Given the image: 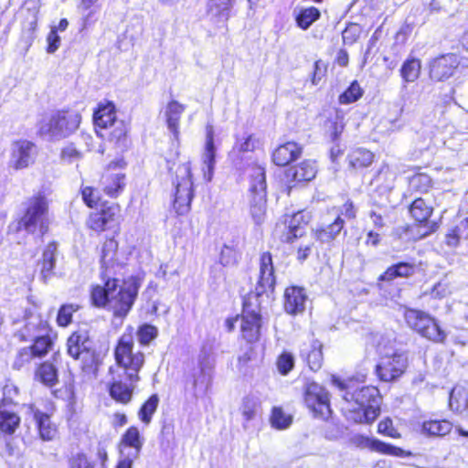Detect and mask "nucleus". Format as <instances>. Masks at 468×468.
I'll return each instance as SVG.
<instances>
[{
  "instance_id": "obj_1",
  "label": "nucleus",
  "mask_w": 468,
  "mask_h": 468,
  "mask_svg": "<svg viewBox=\"0 0 468 468\" xmlns=\"http://www.w3.org/2000/svg\"><path fill=\"white\" fill-rule=\"evenodd\" d=\"M128 254L119 250L118 242L108 239L101 248V263L103 285H93L90 298L93 305L107 308L115 318L123 319L132 310L137 298L142 279L129 276L122 282L115 275L127 262Z\"/></svg>"
},
{
  "instance_id": "obj_2",
  "label": "nucleus",
  "mask_w": 468,
  "mask_h": 468,
  "mask_svg": "<svg viewBox=\"0 0 468 468\" xmlns=\"http://www.w3.org/2000/svg\"><path fill=\"white\" fill-rule=\"evenodd\" d=\"M331 383L343 394L346 406L342 411L347 420L355 423H371L379 415L380 395L376 387L362 386L353 380L331 377Z\"/></svg>"
},
{
  "instance_id": "obj_3",
  "label": "nucleus",
  "mask_w": 468,
  "mask_h": 468,
  "mask_svg": "<svg viewBox=\"0 0 468 468\" xmlns=\"http://www.w3.org/2000/svg\"><path fill=\"white\" fill-rule=\"evenodd\" d=\"M133 337L131 334H123L114 349V358L118 368L122 371L119 377L124 379L139 381V371L144 363V356L141 351H133Z\"/></svg>"
},
{
  "instance_id": "obj_4",
  "label": "nucleus",
  "mask_w": 468,
  "mask_h": 468,
  "mask_svg": "<svg viewBox=\"0 0 468 468\" xmlns=\"http://www.w3.org/2000/svg\"><path fill=\"white\" fill-rule=\"evenodd\" d=\"M48 202L42 195L28 199L26 211L17 224V229L27 233L45 234L48 229Z\"/></svg>"
},
{
  "instance_id": "obj_5",
  "label": "nucleus",
  "mask_w": 468,
  "mask_h": 468,
  "mask_svg": "<svg viewBox=\"0 0 468 468\" xmlns=\"http://www.w3.org/2000/svg\"><path fill=\"white\" fill-rule=\"evenodd\" d=\"M80 120V114L75 111L57 112L42 122L39 132L50 139L59 140L73 133L79 128Z\"/></svg>"
},
{
  "instance_id": "obj_6",
  "label": "nucleus",
  "mask_w": 468,
  "mask_h": 468,
  "mask_svg": "<svg viewBox=\"0 0 468 468\" xmlns=\"http://www.w3.org/2000/svg\"><path fill=\"white\" fill-rule=\"evenodd\" d=\"M174 209L178 215H185L190 209L193 198V180L190 164L184 163L176 170Z\"/></svg>"
},
{
  "instance_id": "obj_7",
  "label": "nucleus",
  "mask_w": 468,
  "mask_h": 468,
  "mask_svg": "<svg viewBox=\"0 0 468 468\" xmlns=\"http://www.w3.org/2000/svg\"><path fill=\"white\" fill-rule=\"evenodd\" d=\"M404 318L411 329L422 337L435 343H442L446 338V333L441 330L436 320L425 312L416 309H407Z\"/></svg>"
},
{
  "instance_id": "obj_8",
  "label": "nucleus",
  "mask_w": 468,
  "mask_h": 468,
  "mask_svg": "<svg viewBox=\"0 0 468 468\" xmlns=\"http://www.w3.org/2000/svg\"><path fill=\"white\" fill-rule=\"evenodd\" d=\"M261 315L260 303L256 297H247L243 302L240 333L248 343H254L261 335Z\"/></svg>"
},
{
  "instance_id": "obj_9",
  "label": "nucleus",
  "mask_w": 468,
  "mask_h": 468,
  "mask_svg": "<svg viewBox=\"0 0 468 468\" xmlns=\"http://www.w3.org/2000/svg\"><path fill=\"white\" fill-rule=\"evenodd\" d=\"M214 359L210 354L202 350L197 358V365L191 373L194 396L201 398L208 392L213 379Z\"/></svg>"
},
{
  "instance_id": "obj_10",
  "label": "nucleus",
  "mask_w": 468,
  "mask_h": 468,
  "mask_svg": "<svg viewBox=\"0 0 468 468\" xmlns=\"http://www.w3.org/2000/svg\"><path fill=\"white\" fill-rule=\"evenodd\" d=\"M408 367V356L404 351H394L382 356L376 366V373L380 380L389 382L400 378Z\"/></svg>"
},
{
  "instance_id": "obj_11",
  "label": "nucleus",
  "mask_w": 468,
  "mask_h": 468,
  "mask_svg": "<svg viewBox=\"0 0 468 468\" xmlns=\"http://www.w3.org/2000/svg\"><path fill=\"white\" fill-rule=\"evenodd\" d=\"M304 402L314 417L325 420L331 415L328 392L315 382L307 384Z\"/></svg>"
},
{
  "instance_id": "obj_12",
  "label": "nucleus",
  "mask_w": 468,
  "mask_h": 468,
  "mask_svg": "<svg viewBox=\"0 0 468 468\" xmlns=\"http://www.w3.org/2000/svg\"><path fill=\"white\" fill-rule=\"evenodd\" d=\"M463 67L460 54L448 53L431 59L429 63L430 77L436 81L445 80L453 76L457 68Z\"/></svg>"
},
{
  "instance_id": "obj_13",
  "label": "nucleus",
  "mask_w": 468,
  "mask_h": 468,
  "mask_svg": "<svg viewBox=\"0 0 468 468\" xmlns=\"http://www.w3.org/2000/svg\"><path fill=\"white\" fill-rule=\"evenodd\" d=\"M310 220V216L305 211H298L292 216L286 215L283 222L278 224L276 230H282L281 239L287 243L293 242L305 233V229Z\"/></svg>"
},
{
  "instance_id": "obj_14",
  "label": "nucleus",
  "mask_w": 468,
  "mask_h": 468,
  "mask_svg": "<svg viewBox=\"0 0 468 468\" xmlns=\"http://www.w3.org/2000/svg\"><path fill=\"white\" fill-rule=\"evenodd\" d=\"M37 153V146L32 142L16 141L11 145L9 165L15 170L25 169L35 162Z\"/></svg>"
},
{
  "instance_id": "obj_15",
  "label": "nucleus",
  "mask_w": 468,
  "mask_h": 468,
  "mask_svg": "<svg viewBox=\"0 0 468 468\" xmlns=\"http://www.w3.org/2000/svg\"><path fill=\"white\" fill-rule=\"evenodd\" d=\"M275 283L276 279L271 254L270 252H263L260 259L259 279L255 292L249 294L248 297L254 296L259 301V297L263 293L274 290Z\"/></svg>"
},
{
  "instance_id": "obj_16",
  "label": "nucleus",
  "mask_w": 468,
  "mask_h": 468,
  "mask_svg": "<svg viewBox=\"0 0 468 468\" xmlns=\"http://www.w3.org/2000/svg\"><path fill=\"white\" fill-rule=\"evenodd\" d=\"M351 443L359 449H368L372 452H379L386 455L396 457H405L410 455V452H408L399 447H396L389 443L381 441L378 439L370 438L368 436L361 434L354 435L351 438Z\"/></svg>"
},
{
  "instance_id": "obj_17",
  "label": "nucleus",
  "mask_w": 468,
  "mask_h": 468,
  "mask_svg": "<svg viewBox=\"0 0 468 468\" xmlns=\"http://www.w3.org/2000/svg\"><path fill=\"white\" fill-rule=\"evenodd\" d=\"M68 354L74 359L86 360L93 356L92 341L83 330L72 333L67 341Z\"/></svg>"
},
{
  "instance_id": "obj_18",
  "label": "nucleus",
  "mask_w": 468,
  "mask_h": 468,
  "mask_svg": "<svg viewBox=\"0 0 468 468\" xmlns=\"http://www.w3.org/2000/svg\"><path fill=\"white\" fill-rule=\"evenodd\" d=\"M214 137V127L211 123H207L206 125L205 146L201 155L202 171L204 174V178L207 181H211L214 174V167L216 163V146Z\"/></svg>"
},
{
  "instance_id": "obj_19",
  "label": "nucleus",
  "mask_w": 468,
  "mask_h": 468,
  "mask_svg": "<svg viewBox=\"0 0 468 468\" xmlns=\"http://www.w3.org/2000/svg\"><path fill=\"white\" fill-rule=\"evenodd\" d=\"M308 300L305 289L300 286H289L283 294V307L287 314L297 315L305 310Z\"/></svg>"
},
{
  "instance_id": "obj_20",
  "label": "nucleus",
  "mask_w": 468,
  "mask_h": 468,
  "mask_svg": "<svg viewBox=\"0 0 468 468\" xmlns=\"http://www.w3.org/2000/svg\"><path fill=\"white\" fill-rule=\"evenodd\" d=\"M116 165H110L101 178L102 191L111 197H118L125 186V175L115 171Z\"/></svg>"
},
{
  "instance_id": "obj_21",
  "label": "nucleus",
  "mask_w": 468,
  "mask_h": 468,
  "mask_svg": "<svg viewBox=\"0 0 468 468\" xmlns=\"http://www.w3.org/2000/svg\"><path fill=\"white\" fill-rule=\"evenodd\" d=\"M117 207L113 206L104 207L100 211L90 213L87 220V226L97 232H101L111 228L116 220Z\"/></svg>"
},
{
  "instance_id": "obj_22",
  "label": "nucleus",
  "mask_w": 468,
  "mask_h": 468,
  "mask_svg": "<svg viewBox=\"0 0 468 468\" xmlns=\"http://www.w3.org/2000/svg\"><path fill=\"white\" fill-rule=\"evenodd\" d=\"M49 332L48 324L38 315H29L24 326L16 333L21 341H30L41 334Z\"/></svg>"
},
{
  "instance_id": "obj_23",
  "label": "nucleus",
  "mask_w": 468,
  "mask_h": 468,
  "mask_svg": "<svg viewBox=\"0 0 468 468\" xmlns=\"http://www.w3.org/2000/svg\"><path fill=\"white\" fill-rule=\"evenodd\" d=\"M233 5L234 0H209L207 16L213 23L220 27L229 20Z\"/></svg>"
},
{
  "instance_id": "obj_24",
  "label": "nucleus",
  "mask_w": 468,
  "mask_h": 468,
  "mask_svg": "<svg viewBox=\"0 0 468 468\" xmlns=\"http://www.w3.org/2000/svg\"><path fill=\"white\" fill-rule=\"evenodd\" d=\"M185 110L186 105L172 100L166 104L164 112L167 129L173 134L176 141H178L179 138V123Z\"/></svg>"
},
{
  "instance_id": "obj_25",
  "label": "nucleus",
  "mask_w": 468,
  "mask_h": 468,
  "mask_svg": "<svg viewBox=\"0 0 468 468\" xmlns=\"http://www.w3.org/2000/svg\"><path fill=\"white\" fill-rule=\"evenodd\" d=\"M120 379H114L110 387V395L117 402L128 404L133 398V391L138 381L127 379L129 383L123 381V376L119 377Z\"/></svg>"
},
{
  "instance_id": "obj_26",
  "label": "nucleus",
  "mask_w": 468,
  "mask_h": 468,
  "mask_svg": "<svg viewBox=\"0 0 468 468\" xmlns=\"http://www.w3.org/2000/svg\"><path fill=\"white\" fill-rule=\"evenodd\" d=\"M143 444L144 439L141 437L138 428L132 426L122 436L120 451L124 450L126 454L138 458Z\"/></svg>"
},
{
  "instance_id": "obj_27",
  "label": "nucleus",
  "mask_w": 468,
  "mask_h": 468,
  "mask_svg": "<svg viewBox=\"0 0 468 468\" xmlns=\"http://www.w3.org/2000/svg\"><path fill=\"white\" fill-rule=\"evenodd\" d=\"M94 125L101 130H108L110 125L117 122L115 106L111 101L98 104L93 113Z\"/></svg>"
},
{
  "instance_id": "obj_28",
  "label": "nucleus",
  "mask_w": 468,
  "mask_h": 468,
  "mask_svg": "<svg viewBox=\"0 0 468 468\" xmlns=\"http://www.w3.org/2000/svg\"><path fill=\"white\" fill-rule=\"evenodd\" d=\"M36 420L39 435L44 441H52L57 435V427L51 421L50 416L35 409L33 405L28 407Z\"/></svg>"
},
{
  "instance_id": "obj_29",
  "label": "nucleus",
  "mask_w": 468,
  "mask_h": 468,
  "mask_svg": "<svg viewBox=\"0 0 468 468\" xmlns=\"http://www.w3.org/2000/svg\"><path fill=\"white\" fill-rule=\"evenodd\" d=\"M301 153L302 148L296 143L287 142L274 150L272 160L276 165L284 166L297 159Z\"/></svg>"
},
{
  "instance_id": "obj_30",
  "label": "nucleus",
  "mask_w": 468,
  "mask_h": 468,
  "mask_svg": "<svg viewBox=\"0 0 468 468\" xmlns=\"http://www.w3.org/2000/svg\"><path fill=\"white\" fill-rule=\"evenodd\" d=\"M316 172L315 163L305 160L295 166L290 167L286 172V177L297 183L308 182L315 177Z\"/></svg>"
},
{
  "instance_id": "obj_31",
  "label": "nucleus",
  "mask_w": 468,
  "mask_h": 468,
  "mask_svg": "<svg viewBox=\"0 0 468 468\" xmlns=\"http://www.w3.org/2000/svg\"><path fill=\"white\" fill-rule=\"evenodd\" d=\"M57 260V244L51 242L47 245L42 253L40 274L44 282H47L54 274V268Z\"/></svg>"
},
{
  "instance_id": "obj_32",
  "label": "nucleus",
  "mask_w": 468,
  "mask_h": 468,
  "mask_svg": "<svg viewBox=\"0 0 468 468\" xmlns=\"http://www.w3.org/2000/svg\"><path fill=\"white\" fill-rule=\"evenodd\" d=\"M261 146L260 139L253 133H244L236 136L233 153L244 154L251 153Z\"/></svg>"
},
{
  "instance_id": "obj_33",
  "label": "nucleus",
  "mask_w": 468,
  "mask_h": 468,
  "mask_svg": "<svg viewBox=\"0 0 468 468\" xmlns=\"http://www.w3.org/2000/svg\"><path fill=\"white\" fill-rule=\"evenodd\" d=\"M344 219L338 215L333 223L315 230V238L322 243L332 242L344 228Z\"/></svg>"
},
{
  "instance_id": "obj_34",
  "label": "nucleus",
  "mask_w": 468,
  "mask_h": 468,
  "mask_svg": "<svg viewBox=\"0 0 468 468\" xmlns=\"http://www.w3.org/2000/svg\"><path fill=\"white\" fill-rule=\"evenodd\" d=\"M415 265L409 262H399L388 267L386 271L380 275V281H392L396 278H408L414 274Z\"/></svg>"
},
{
  "instance_id": "obj_35",
  "label": "nucleus",
  "mask_w": 468,
  "mask_h": 468,
  "mask_svg": "<svg viewBox=\"0 0 468 468\" xmlns=\"http://www.w3.org/2000/svg\"><path fill=\"white\" fill-rule=\"evenodd\" d=\"M108 129H112L107 136L109 137V140L112 143H114L120 149H123L127 146V125L126 123L119 120L110 125ZM97 133L101 136H106V133H103L102 132L97 131Z\"/></svg>"
},
{
  "instance_id": "obj_36",
  "label": "nucleus",
  "mask_w": 468,
  "mask_h": 468,
  "mask_svg": "<svg viewBox=\"0 0 468 468\" xmlns=\"http://www.w3.org/2000/svg\"><path fill=\"white\" fill-rule=\"evenodd\" d=\"M260 403L257 399L252 397H246L242 400L240 406V412L243 419V428L247 430L249 423L254 420L259 415Z\"/></svg>"
},
{
  "instance_id": "obj_37",
  "label": "nucleus",
  "mask_w": 468,
  "mask_h": 468,
  "mask_svg": "<svg viewBox=\"0 0 468 468\" xmlns=\"http://www.w3.org/2000/svg\"><path fill=\"white\" fill-rule=\"evenodd\" d=\"M35 378L47 387H53L58 383V370L51 363L45 362L36 370Z\"/></svg>"
},
{
  "instance_id": "obj_38",
  "label": "nucleus",
  "mask_w": 468,
  "mask_h": 468,
  "mask_svg": "<svg viewBox=\"0 0 468 468\" xmlns=\"http://www.w3.org/2000/svg\"><path fill=\"white\" fill-rule=\"evenodd\" d=\"M452 429V425L446 420H431L422 423L421 431L430 436H444Z\"/></svg>"
},
{
  "instance_id": "obj_39",
  "label": "nucleus",
  "mask_w": 468,
  "mask_h": 468,
  "mask_svg": "<svg viewBox=\"0 0 468 468\" xmlns=\"http://www.w3.org/2000/svg\"><path fill=\"white\" fill-rule=\"evenodd\" d=\"M373 159V153L363 148L355 149L348 154L349 165L354 169H362L369 166Z\"/></svg>"
},
{
  "instance_id": "obj_40",
  "label": "nucleus",
  "mask_w": 468,
  "mask_h": 468,
  "mask_svg": "<svg viewBox=\"0 0 468 468\" xmlns=\"http://www.w3.org/2000/svg\"><path fill=\"white\" fill-rule=\"evenodd\" d=\"M20 424V417L0 406V431L13 434Z\"/></svg>"
},
{
  "instance_id": "obj_41",
  "label": "nucleus",
  "mask_w": 468,
  "mask_h": 468,
  "mask_svg": "<svg viewBox=\"0 0 468 468\" xmlns=\"http://www.w3.org/2000/svg\"><path fill=\"white\" fill-rule=\"evenodd\" d=\"M432 207L422 199L416 198L410 207L411 217L420 223L427 222L432 214Z\"/></svg>"
},
{
  "instance_id": "obj_42",
  "label": "nucleus",
  "mask_w": 468,
  "mask_h": 468,
  "mask_svg": "<svg viewBox=\"0 0 468 468\" xmlns=\"http://www.w3.org/2000/svg\"><path fill=\"white\" fill-rule=\"evenodd\" d=\"M250 210L254 221L260 224L266 211V194H251Z\"/></svg>"
},
{
  "instance_id": "obj_43",
  "label": "nucleus",
  "mask_w": 468,
  "mask_h": 468,
  "mask_svg": "<svg viewBox=\"0 0 468 468\" xmlns=\"http://www.w3.org/2000/svg\"><path fill=\"white\" fill-rule=\"evenodd\" d=\"M420 69L421 65L420 59L415 58H408L402 64L400 75L404 81L413 82L419 78Z\"/></svg>"
},
{
  "instance_id": "obj_44",
  "label": "nucleus",
  "mask_w": 468,
  "mask_h": 468,
  "mask_svg": "<svg viewBox=\"0 0 468 468\" xmlns=\"http://www.w3.org/2000/svg\"><path fill=\"white\" fill-rule=\"evenodd\" d=\"M33 345L29 346L36 357L45 356L53 346V341L48 333L41 334L32 339Z\"/></svg>"
},
{
  "instance_id": "obj_45",
  "label": "nucleus",
  "mask_w": 468,
  "mask_h": 468,
  "mask_svg": "<svg viewBox=\"0 0 468 468\" xmlns=\"http://www.w3.org/2000/svg\"><path fill=\"white\" fill-rule=\"evenodd\" d=\"M467 393L463 388L455 387L452 389L449 397V407L456 413H463L467 410Z\"/></svg>"
},
{
  "instance_id": "obj_46",
  "label": "nucleus",
  "mask_w": 468,
  "mask_h": 468,
  "mask_svg": "<svg viewBox=\"0 0 468 468\" xmlns=\"http://www.w3.org/2000/svg\"><path fill=\"white\" fill-rule=\"evenodd\" d=\"M320 16V11L316 7L311 6L303 8L296 16L297 26L300 28L306 30L314 22L319 19Z\"/></svg>"
},
{
  "instance_id": "obj_47",
  "label": "nucleus",
  "mask_w": 468,
  "mask_h": 468,
  "mask_svg": "<svg viewBox=\"0 0 468 468\" xmlns=\"http://www.w3.org/2000/svg\"><path fill=\"white\" fill-rule=\"evenodd\" d=\"M159 404V397L157 394H153L140 408L138 418L142 422L148 425L152 417L157 410Z\"/></svg>"
},
{
  "instance_id": "obj_48",
  "label": "nucleus",
  "mask_w": 468,
  "mask_h": 468,
  "mask_svg": "<svg viewBox=\"0 0 468 468\" xmlns=\"http://www.w3.org/2000/svg\"><path fill=\"white\" fill-rule=\"evenodd\" d=\"M250 177V194H266V180L264 169L261 166L253 167Z\"/></svg>"
},
{
  "instance_id": "obj_49",
  "label": "nucleus",
  "mask_w": 468,
  "mask_h": 468,
  "mask_svg": "<svg viewBox=\"0 0 468 468\" xmlns=\"http://www.w3.org/2000/svg\"><path fill=\"white\" fill-rule=\"evenodd\" d=\"M311 347V350L306 353L305 356L309 367L313 371H316L321 367L323 362L322 345L319 341H314Z\"/></svg>"
},
{
  "instance_id": "obj_50",
  "label": "nucleus",
  "mask_w": 468,
  "mask_h": 468,
  "mask_svg": "<svg viewBox=\"0 0 468 468\" xmlns=\"http://www.w3.org/2000/svg\"><path fill=\"white\" fill-rule=\"evenodd\" d=\"M364 91L358 82L354 80L350 86L339 96L338 101L341 104H350L358 101Z\"/></svg>"
},
{
  "instance_id": "obj_51",
  "label": "nucleus",
  "mask_w": 468,
  "mask_h": 468,
  "mask_svg": "<svg viewBox=\"0 0 468 468\" xmlns=\"http://www.w3.org/2000/svg\"><path fill=\"white\" fill-rule=\"evenodd\" d=\"M82 157L83 154L81 151H80L73 144L65 145L60 151V160L63 164H78Z\"/></svg>"
},
{
  "instance_id": "obj_52",
  "label": "nucleus",
  "mask_w": 468,
  "mask_h": 468,
  "mask_svg": "<svg viewBox=\"0 0 468 468\" xmlns=\"http://www.w3.org/2000/svg\"><path fill=\"white\" fill-rule=\"evenodd\" d=\"M409 185L414 191L426 193L431 186V178L427 174H417L410 177Z\"/></svg>"
},
{
  "instance_id": "obj_53",
  "label": "nucleus",
  "mask_w": 468,
  "mask_h": 468,
  "mask_svg": "<svg viewBox=\"0 0 468 468\" xmlns=\"http://www.w3.org/2000/svg\"><path fill=\"white\" fill-rule=\"evenodd\" d=\"M271 423L277 430H284L291 425L292 417L285 414L281 408L275 407L271 412Z\"/></svg>"
},
{
  "instance_id": "obj_54",
  "label": "nucleus",
  "mask_w": 468,
  "mask_h": 468,
  "mask_svg": "<svg viewBox=\"0 0 468 468\" xmlns=\"http://www.w3.org/2000/svg\"><path fill=\"white\" fill-rule=\"evenodd\" d=\"M79 310V305L74 303L63 304L58 313L57 323L59 326H68L72 321L73 313Z\"/></svg>"
},
{
  "instance_id": "obj_55",
  "label": "nucleus",
  "mask_w": 468,
  "mask_h": 468,
  "mask_svg": "<svg viewBox=\"0 0 468 468\" xmlns=\"http://www.w3.org/2000/svg\"><path fill=\"white\" fill-rule=\"evenodd\" d=\"M377 351L379 354V356L398 351L395 349V338L392 334L388 335H380L377 339Z\"/></svg>"
},
{
  "instance_id": "obj_56",
  "label": "nucleus",
  "mask_w": 468,
  "mask_h": 468,
  "mask_svg": "<svg viewBox=\"0 0 468 468\" xmlns=\"http://www.w3.org/2000/svg\"><path fill=\"white\" fill-rule=\"evenodd\" d=\"M157 334L158 330L155 326L148 324H143L137 331L138 341L141 345L146 346L157 336Z\"/></svg>"
},
{
  "instance_id": "obj_57",
  "label": "nucleus",
  "mask_w": 468,
  "mask_h": 468,
  "mask_svg": "<svg viewBox=\"0 0 468 468\" xmlns=\"http://www.w3.org/2000/svg\"><path fill=\"white\" fill-rule=\"evenodd\" d=\"M345 128L344 117L338 113L328 122V133L333 141L339 139Z\"/></svg>"
},
{
  "instance_id": "obj_58",
  "label": "nucleus",
  "mask_w": 468,
  "mask_h": 468,
  "mask_svg": "<svg viewBox=\"0 0 468 468\" xmlns=\"http://www.w3.org/2000/svg\"><path fill=\"white\" fill-rule=\"evenodd\" d=\"M276 365L282 375H287L294 366L293 356L288 352H283L279 356Z\"/></svg>"
},
{
  "instance_id": "obj_59",
  "label": "nucleus",
  "mask_w": 468,
  "mask_h": 468,
  "mask_svg": "<svg viewBox=\"0 0 468 468\" xmlns=\"http://www.w3.org/2000/svg\"><path fill=\"white\" fill-rule=\"evenodd\" d=\"M34 357L36 356L32 350L29 347H24L18 351L13 367L19 370L28 365Z\"/></svg>"
},
{
  "instance_id": "obj_60",
  "label": "nucleus",
  "mask_w": 468,
  "mask_h": 468,
  "mask_svg": "<svg viewBox=\"0 0 468 468\" xmlns=\"http://www.w3.org/2000/svg\"><path fill=\"white\" fill-rule=\"evenodd\" d=\"M81 197L84 203L89 207H93L100 201V195L96 189L91 186H85L81 189Z\"/></svg>"
},
{
  "instance_id": "obj_61",
  "label": "nucleus",
  "mask_w": 468,
  "mask_h": 468,
  "mask_svg": "<svg viewBox=\"0 0 468 468\" xmlns=\"http://www.w3.org/2000/svg\"><path fill=\"white\" fill-rule=\"evenodd\" d=\"M219 262L223 266H231L237 262V252L229 246L225 245L220 251Z\"/></svg>"
},
{
  "instance_id": "obj_62",
  "label": "nucleus",
  "mask_w": 468,
  "mask_h": 468,
  "mask_svg": "<svg viewBox=\"0 0 468 468\" xmlns=\"http://www.w3.org/2000/svg\"><path fill=\"white\" fill-rule=\"evenodd\" d=\"M360 35V28L356 24H351L346 27L342 33L343 41L345 44L352 45L356 41Z\"/></svg>"
},
{
  "instance_id": "obj_63",
  "label": "nucleus",
  "mask_w": 468,
  "mask_h": 468,
  "mask_svg": "<svg viewBox=\"0 0 468 468\" xmlns=\"http://www.w3.org/2000/svg\"><path fill=\"white\" fill-rule=\"evenodd\" d=\"M378 433L382 435H386L391 438H398L399 437V434L398 431L393 428V423L390 419H385L381 420L378 423Z\"/></svg>"
},
{
  "instance_id": "obj_64",
  "label": "nucleus",
  "mask_w": 468,
  "mask_h": 468,
  "mask_svg": "<svg viewBox=\"0 0 468 468\" xmlns=\"http://www.w3.org/2000/svg\"><path fill=\"white\" fill-rule=\"evenodd\" d=\"M70 465L71 468H95L82 453H78L73 456L70 461Z\"/></svg>"
}]
</instances>
